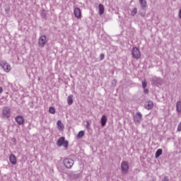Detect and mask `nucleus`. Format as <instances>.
Segmentation results:
<instances>
[{"label": "nucleus", "instance_id": "obj_8", "mask_svg": "<svg viewBox=\"0 0 181 181\" xmlns=\"http://www.w3.org/2000/svg\"><path fill=\"white\" fill-rule=\"evenodd\" d=\"M128 169H129V165H128V162L123 161L121 164V170L122 173L127 174L128 173Z\"/></svg>", "mask_w": 181, "mask_h": 181}, {"label": "nucleus", "instance_id": "obj_4", "mask_svg": "<svg viewBox=\"0 0 181 181\" xmlns=\"http://www.w3.org/2000/svg\"><path fill=\"white\" fill-rule=\"evenodd\" d=\"M0 66L2 67L6 73H9V71H11V65L8 64L6 61L0 62Z\"/></svg>", "mask_w": 181, "mask_h": 181}, {"label": "nucleus", "instance_id": "obj_22", "mask_svg": "<svg viewBox=\"0 0 181 181\" xmlns=\"http://www.w3.org/2000/svg\"><path fill=\"white\" fill-rule=\"evenodd\" d=\"M83 136H84V131H80V132L78 133V134H77V136H76V138H77L78 139H80L81 138H83Z\"/></svg>", "mask_w": 181, "mask_h": 181}, {"label": "nucleus", "instance_id": "obj_28", "mask_svg": "<svg viewBox=\"0 0 181 181\" xmlns=\"http://www.w3.org/2000/svg\"><path fill=\"white\" fill-rule=\"evenodd\" d=\"M86 128H87V129H90V122H86Z\"/></svg>", "mask_w": 181, "mask_h": 181}, {"label": "nucleus", "instance_id": "obj_20", "mask_svg": "<svg viewBox=\"0 0 181 181\" xmlns=\"http://www.w3.org/2000/svg\"><path fill=\"white\" fill-rule=\"evenodd\" d=\"M67 101H68V105H71V104H73V95H70L68 97Z\"/></svg>", "mask_w": 181, "mask_h": 181}, {"label": "nucleus", "instance_id": "obj_12", "mask_svg": "<svg viewBox=\"0 0 181 181\" xmlns=\"http://www.w3.org/2000/svg\"><path fill=\"white\" fill-rule=\"evenodd\" d=\"M16 122H17V124H18V125H23V122H25V119L22 116H17L16 117Z\"/></svg>", "mask_w": 181, "mask_h": 181}, {"label": "nucleus", "instance_id": "obj_7", "mask_svg": "<svg viewBox=\"0 0 181 181\" xmlns=\"http://www.w3.org/2000/svg\"><path fill=\"white\" fill-rule=\"evenodd\" d=\"M46 43H47V38L46 37V35L40 36L38 40V46H40V47H45Z\"/></svg>", "mask_w": 181, "mask_h": 181}, {"label": "nucleus", "instance_id": "obj_30", "mask_svg": "<svg viewBox=\"0 0 181 181\" xmlns=\"http://www.w3.org/2000/svg\"><path fill=\"white\" fill-rule=\"evenodd\" d=\"M144 94H148L149 93V90L148 89H144Z\"/></svg>", "mask_w": 181, "mask_h": 181}, {"label": "nucleus", "instance_id": "obj_23", "mask_svg": "<svg viewBox=\"0 0 181 181\" xmlns=\"http://www.w3.org/2000/svg\"><path fill=\"white\" fill-rule=\"evenodd\" d=\"M49 112L50 114H56V109H54L53 107H50L49 109Z\"/></svg>", "mask_w": 181, "mask_h": 181}, {"label": "nucleus", "instance_id": "obj_18", "mask_svg": "<svg viewBox=\"0 0 181 181\" xmlns=\"http://www.w3.org/2000/svg\"><path fill=\"white\" fill-rule=\"evenodd\" d=\"M177 112H181V101H177L176 103Z\"/></svg>", "mask_w": 181, "mask_h": 181}, {"label": "nucleus", "instance_id": "obj_1", "mask_svg": "<svg viewBox=\"0 0 181 181\" xmlns=\"http://www.w3.org/2000/svg\"><path fill=\"white\" fill-rule=\"evenodd\" d=\"M11 117V107H4L2 109L1 112V118L2 119H8Z\"/></svg>", "mask_w": 181, "mask_h": 181}, {"label": "nucleus", "instance_id": "obj_29", "mask_svg": "<svg viewBox=\"0 0 181 181\" xmlns=\"http://www.w3.org/2000/svg\"><path fill=\"white\" fill-rule=\"evenodd\" d=\"M162 181H169V177L165 176V177H164V179H163Z\"/></svg>", "mask_w": 181, "mask_h": 181}, {"label": "nucleus", "instance_id": "obj_5", "mask_svg": "<svg viewBox=\"0 0 181 181\" xmlns=\"http://www.w3.org/2000/svg\"><path fill=\"white\" fill-rule=\"evenodd\" d=\"M133 119L134 124H141V121H142V113H141V112H137L135 115H134Z\"/></svg>", "mask_w": 181, "mask_h": 181}, {"label": "nucleus", "instance_id": "obj_25", "mask_svg": "<svg viewBox=\"0 0 181 181\" xmlns=\"http://www.w3.org/2000/svg\"><path fill=\"white\" fill-rule=\"evenodd\" d=\"M141 84H142L143 88H146V86L148 85V83L146 82V81H143Z\"/></svg>", "mask_w": 181, "mask_h": 181}, {"label": "nucleus", "instance_id": "obj_26", "mask_svg": "<svg viewBox=\"0 0 181 181\" xmlns=\"http://www.w3.org/2000/svg\"><path fill=\"white\" fill-rule=\"evenodd\" d=\"M177 131L178 132H181V122L179 123L178 127H177Z\"/></svg>", "mask_w": 181, "mask_h": 181}, {"label": "nucleus", "instance_id": "obj_16", "mask_svg": "<svg viewBox=\"0 0 181 181\" xmlns=\"http://www.w3.org/2000/svg\"><path fill=\"white\" fill-rule=\"evenodd\" d=\"M57 128L59 131H63L64 126L63 125L62 120H58L57 122Z\"/></svg>", "mask_w": 181, "mask_h": 181}, {"label": "nucleus", "instance_id": "obj_17", "mask_svg": "<svg viewBox=\"0 0 181 181\" xmlns=\"http://www.w3.org/2000/svg\"><path fill=\"white\" fill-rule=\"evenodd\" d=\"M139 2L142 9H145V8H146V0H139Z\"/></svg>", "mask_w": 181, "mask_h": 181}, {"label": "nucleus", "instance_id": "obj_9", "mask_svg": "<svg viewBox=\"0 0 181 181\" xmlns=\"http://www.w3.org/2000/svg\"><path fill=\"white\" fill-rule=\"evenodd\" d=\"M152 83L154 84V86H160L163 81L160 78H158L156 76H154L151 78Z\"/></svg>", "mask_w": 181, "mask_h": 181}, {"label": "nucleus", "instance_id": "obj_24", "mask_svg": "<svg viewBox=\"0 0 181 181\" xmlns=\"http://www.w3.org/2000/svg\"><path fill=\"white\" fill-rule=\"evenodd\" d=\"M138 12V9L136 8H134L132 12H131V15L132 16H135V14Z\"/></svg>", "mask_w": 181, "mask_h": 181}, {"label": "nucleus", "instance_id": "obj_15", "mask_svg": "<svg viewBox=\"0 0 181 181\" xmlns=\"http://www.w3.org/2000/svg\"><path fill=\"white\" fill-rule=\"evenodd\" d=\"M102 127H105L107 124V116L103 115L100 119Z\"/></svg>", "mask_w": 181, "mask_h": 181}, {"label": "nucleus", "instance_id": "obj_33", "mask_svg": "<svg viewBox=\"0 0 181 181\" xmlns=\"http://www.w3.org/2000/svg\"><path fill=\"white\" fill-rule=\"evenodd\" d=\"M42 16H46V14H45L44 13H42Z\"/></svg>", "mask_w": 181, "mask_h": 181}, {"label": "nucleus", "instance_id": "obj_27", "mask_svg": "<svg viewBox=\"0 0 181 181\" xmlns=\"http://www.w3.org/2000/svg\"><path fill=\"white\" fill-rule=\"evenodd\" d=\"M112 86H116V84H117V80H113L112 81Z\"/></svg>", "mask_w": 181, "mask_h": 181}, {"label": "nucleus", "instance_id": "obj_3", "mask_svg": "<svg viewBox=\"0 0 181 181\" xmlns=\"http://www.w3.org/2000/svg\"><path fill=\"white\" fill-rule=\"evenodd\" d=\"M64 165L66 169H71L74 165V160L71 158H66L64 160Z\"/></svg>", "mask_w": 181, "mask_h": 181}, {"label": "nucleus", "instance_id": "obj_21", "mask_svg": "<svg viewBox=\"0 0 181 181\" xmlns=\"http://www.w3.org/2000/svg\"><path fill=\"white\" fill-rule=\"evenodd\" d=\"M104 13V6L103 4H99V14L103 15Z\"/></svg>", "mask_w": 181, "mask_h": 181}, {"label": "nucleus", "instance_id": "obj_6", "mask_svg": "<svg viewBox=\"0 0 181 181\" xmlns=\"http://www.w3.org/2000/svg\"><path fill=\"white\" fill-rule=\"evenodd\" d=\"M132 55L134 59H140L141 58V52L138 47H135L132 48Z\"/></svg>", "mask_w": 181, "mask_h": 181}, {"label": "nucleus", "instance_id": "obj_19", "mask_svg": "<svg viewBox=\"0 0 181 181\" xmlns=\"http://www.w3.org/2000/svg\"><path fill=\"white\" fill-rule=\"evenodd\" d=\"M162 152H163L162 148L158 149V150L156 151V152L155 158H156V159H158V158H159V156H160V155H162Z\"/></svg>", "mask_w": 181, "mask_h": 181}, {"label": "nucleus", "instance_id": "obj_32", "mask_svg": "<svg viewBox=\"0 0 181 181\" xmlns=\"http://www.w3.org/2000/svg\"><path fill=\"white\" fill-rule=\"evenodd\" d=\"M4 91V88H2V87L0 86V94H2Z\"/></svg>", "mask_w": 181, "mask_h": 181}, {"label": "nucleus", "instance_id": "obj_2", "mask_svg": "<svg viewBox=\"0 0 181 181\" xmlns=\"http://www.w3.org/2000/svg\"><path fill=\"white\" fill-rule=\"evenodd\" d=\"M57 145H58V146H64V148H67L69 146V141H66L64 137H61L57 140Z\"/></svg>", "mask_w": 181, "mask_h": 181}, {"label": "nucleus", "instance_id": "obj_13", "mask_svg": "<svg viewBox=\"0 0 181 181\" xmlns=\"http://www.w3.org/2000/svg\"><path fill=\"white\" fill-rule=\"evenodd\" d=\"M74 13L76 18H81V10L78 8H76L74 11Z\"/></svg>", "mask_w": 181, "mask_h": 181}, {"label": "nucleus", "instance_id": "obj_11", "mask_svg": "<svg viewBox=\"0 0 181 181\" xmlns=\"http://www.w3.org/2000/svg\"><path fill=\"white\" fill-rule=\"evenodd\" d=\"M144 107L146 110H152L153 108V102L149 100L145 103Z\"/></svg>", "mask_w": 181, "mask_h": 181}, {"label": "nucleus", "instance_id": "obj_14", "mask_svg": "<svg viewBox=\"0 0 181 181\" xmlns=\"http://www.w3.org/2000/svg\"><path fill=\"white\" fill-rule=\"evenodd\" d=\"M10 162L12 165H16V156L13 154H11L9 156Z\"/></svg>", "mask_w": 181, "mask_h": 181}, {"label": "nucleus", "instance_id": "obj_10", "mask_svg": "<svg viewBox=\"0 0 181 181\" xmlns=\"http://www.w3.org/2000/svg\"><path fill=\"white\" fill-rule=\"evenodd\" d=\"M69 176L71 179H78V177H80V174L79 173H76L74 171H71V173H69Z\"/></svg>", "mask_w": 181, "mask_h": 181}, {"label": "nucleus", "instance_id": "obj_31", "mask_svg": "<svg viewBox=\"0 0 181 181\" xmlns=\"http://www.w3.org/2000/svg\"><path fill=\"white\" fill-rule=\"evenodd\" d=\"M100 59H101V60H103V59H104V54H101L100 55Z\"/></svg>", "mask_w": 181, "mask_h": 181}]
</instances>
